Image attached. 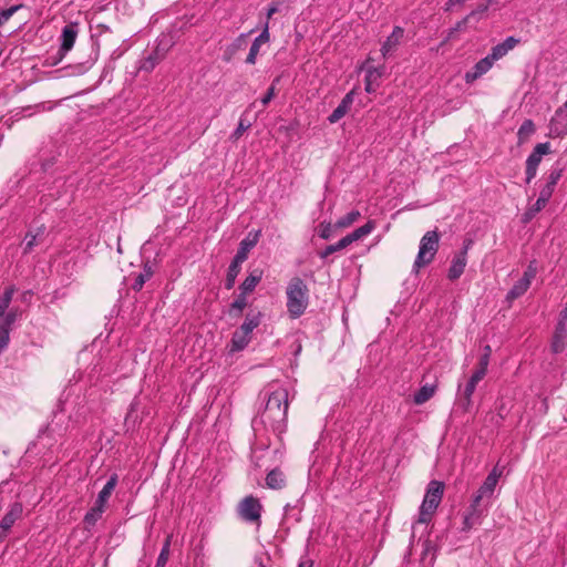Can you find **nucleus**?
<instances>
[{"instance_id":"1","label":"nucleus","mask_w":567,"mask_h":567,"mask_svg":"<svg viewBox=\"0 0 567 567\" xmlns=\"http://www.w3.org/2000/svg\"><path fill=\"white\" fill-rule=\"evenodd\" d=\"M265 405L251 421L255 432L270 429L276 435L286 431L288 414V390L279 383H271L260 393Z\"/></svg>"},{"instance_id":"2","label":"nucleus","mask_w":567,"mask_h":567,"mask_svg":"<svg viewBox=\"0 0 567 567\" xmlns=\"http://www.w3.org/2000/svg\"><path fill=\"white\" fill-rule=\"evenodd\" d=\"M308 287L305 281L299 277L290 279L286 295H287V310L291 318L297 319L301 317L309 303Z\"/></svg>"},{"instance_id":"3","label":"nucleus","mask_w":567,"mask_h":567,"mask_svg":"<svg viewBox=\"0 0 567 567\" xmlns=\"http://www.w3.org/2000/svg\"><path fill=\"white\" fill-rule=\"evenodd\" d=\"M444 492V484L439 481L430 482L423 502L420 506L419 524H427L439 507Z\"/></svg>"},{"instance_id":"4","label":"nucleus","mask_w":567,"mask_h":567,"mask_svg":"<svg viewBox=\"0 0 567 567\" xmlns=\"http://www.w3.org/2000/svg\"><path fill=\"white\" fill-rule=\"evenodd\" d=\"M440 236L436 230L426 231L420 240L417 256L413 264V271L417 272L420 268L425 267L434 259L439 250Z\"/></svg>"},{"instance_id":"5","label":"nucleus","mask_w":567,"mask_h":567,"mask_svg":"<svg viewBox=\"0 0 567 567\" xmlns=\"http://www.w3.org/2000/svg\"><path fill=\"white\" fill-rule=\"evenodd\" d=\"M262 505L258 498L252 495L246 496L237 506L239 517L250 524L261 525Z\"/></svg>"},{"instance_id":"6","label":"nucleus","mask_w":567,"mask_h":567,"mask_svg":"<svg viewBox=\"0 0 567 567\" xmlns=\"http://www.w3.org/2000/svg\"><path fill=\"white\" fill-rule=\"evenodd\" d=\"M551 153L550 143H538L532 153L528 155L525 162V182L529 184L537 175L538 166L542 162L543 155H547Z\"/></svg>"},{"instance_id":"7","label":"nucleus","mask_w":567,"mask_h":567,"mask_svg":"<svg viewBox=\"0 0 567 567\" xmlns=\"http://www.w3.org/2000/svg\"><path fill=\"white\" fill-rule=\"evenodd\" d=\"M499 473L494 468L484 480L483 484L477 489L476 494L473 496L474 503L487 504L489 506V501L495 492L496 484L498 482Z\"/></svg>"},{"instance_id":"8","label":"nucleus","mask_w":567,"mask_h":567,"mask_svg":"<svg viewBox=\"0 0 567 567\" xmlns=\"http://www.w3.org/2000/svg\"><path fill=\"white\" fill-rule=\"evenodd\" d=\"M78 33H79L78 23H69L62 29V33L60 35L61 45L58 51V58L53 64H56L58 62L62 61V59L72 50V48L75 43Z\"/></svg>"},{"instance_id":"9","label":"nucleus","mask_w":567,"mask_h":567,"mask_svg":"<svg viewBox=\"0 0 567 567\" xmlns=\"http://www.w3.org/2000/svg\"><path fill=\"white\" fill-rule=\"evenodd\" d=\"M487 504L474 503L472 499L463 519L462 530L467 532L472 529L474 526H477L482 523V518L487 512Z\"/></svg>"},{"instance_id":"10","label":"nucleus","mask_w":567,"mask_h":567,"mask_svg":"<svg viewBox=\"0 0 567 567\" xmlns=\"http://www.w3.org/2000/svg\"><path fill=\"white\" fill-rule=\"evenodd\" d=\"M167 49L162 48L158 43L146 56L137 61L136 71L151 73L156 65L165 58Z\"/></svg>"},{"instance_id":"11","label":"nucleus","mask_w":567,"mask_h":567,"mask_svg":"<svg viewBox=\"0 0 567 567\" xmlns=\"http://www.w3.org/2000/svg\"><path fill=\"white\" fill-rule=\"evenodd\" d=\"M483 379L484 375H482V372L474 371L466 382L462 393H460L457 404L464 412H467L472 405V395L476 389L477 383Z\"/></svg>"},{"instance_id":"12","label":"nucleus","mask_w":567,"mask_h":567,"mask_svg":"<svg viewBox=\"0 0 567 567\" xmlns=\"http://www.w3.org/2000/svg\"><path fill=\"white\" fill-rule=\"evenodd\" d=\"M18 310L11 309L0 317V353L8 347L11 327L17 320Z\"/></svg>"},{"instance_id":"13","label":"nucleus","mask_w":567,"mask_h":567,"mask_svg":"<svg viewBox=\"0 0 567 567\" xmlns=\"http://www.w3.org/2000/svg\"><path fill=\"white\" fill-rule=\"evenodd\" d=\"M269 40H270L269 23H268V21H265L260 34L255 38V40L252 41V43L250 45L249 53H248V55L246 58V63L247 64H255L256 63L257 55H258L259 50H260V45L264 44V43H268Z\"/></svg>"},{"instance_id":"14","label":"nucleus","mask_w":567,"mask_h":567,"mask_svg":"<svg viewBox=\"0 0 567 567\" xmlns=\"http://www.w3.org/2000/svg\"><path fill=\"white\" fill-rule=\"evenodd\" d=\"M494 63L495 62L488 55L481 59L480 61H477L474 64V66L470 71H467L465 73V75H464L465 82L473 83L477 79L482 78L485 73H487L492 69Z\"/></svg>"},{"instance_id":"15","label":"nucleus","mask_w":567,"mask_h":567,"mask_svg":"<svg viewBox=\"0 0 567 567\" xmlns=\"http://www.w3.org/2000/svg\"><path fill=\"white\" fill-rule=\"evenodd\" d=\"M22 513H23L22 504L19 502L13 503L0 522L1 534L7 535V533L14 525V523L21 518Z\"/></svg>"},{"instance_id":"16","label":"nucleus","mask_w":567,"mask_h":567,"mask_svg":"<svg viewBox=\"0 0 567 567\" xmlns=\"http://www.w3.org/2000/svg\"><path fill=\"white\" fill-rule=\"evenodd\" d=\"M404 37V29L396 25L393 28L392 33L385 39L381 47V53L383 58H386L392 52H394L398 45L401 43V40Z\"/></svg>"},{"instance_id":"17","label":"nucleus","mask_w":567,"mask_h":567,"mask_svg":"<svg viewBox=\"0 0 567 567\" xmlns=\"http://www.w3.org/2000/svg\"><path fill=\"white\" fill-rule=\"evenodd\" d=\"M354 100V91L348 92L339 103V105L332 111V113L328 116V121L330 124H334L339 122L350 110Z\"/></svg>"},{"instance_id":"18","label":"nucleus","mask_w":567,"mask_h":567,"mask_svg":"<svg viewBox=\"0 0 567 567\" xmlns=\"http://www.w3.org/2000/svg\"><path fill=\"white\" fill-rule=\"evenodd\" d=\"M519 42V39L515 37H507L503 42L494 45L491 50V53L487 55L494 61H498L503 56H505L512 49L516 47Z\"/></svg>"},{"instance_id":"19","label":"nucleus","mask_w":567,"mask_h":567,"mask_svg":"<svg viewBox=\"0 0 567 567\" xmlns=\"http://www.w3.org/2000/svg\"><path fill=\"white\" fill-rule=\"evenodd\" d=\"M384 73V66H370L367 69V74L364 78L365 92L373 93L379 86V80L382 78Z\"/></svg>"},{"instance_id":"20","label":"nucleus","mask_w":567,"mask_h":567,"mask_svg":"<svg viewBox=\"0 0 567 567\" xmlns=\"http://www.w3.org/2000/svg\"><path fill=\"white\" fill-rule=\"evenodd\" d=\"M262 275L264 271L259 268L250 270L248 276L240 284L239 291L243 292V295L251 293L256 289L258 284L261 281Z\"/></svg>"},{"instance_id":"21","label":"nucleus","mask_w":567,"mask_h":567,"mask_svg":"<svg viewBox=\"0 0 567 567\" xmlns=\"http://www.w3.org/2000/svg\"><path fill=\"white\" fill-rule=\"evenodd\" d=\"M466 265L467 257H463V255L455 254L447 271V278L451 281L458 279L463 275Z\"/></svg>"},{"instance_id":"22","label":"nucleus","mask_w":567,"mask_h":567,"mask_svg":"<svg viewBox=\"0 0 567 567\" xmlns=\"http://www.w3.org/2000/svg\"><path fill=\"white\" fill-rule=\"evenodd\" d=\"M100 54V44L96 41H92L90 44V54L86 60L80 61L76 64L78 73H85L89 71L97 61Z\"/></svg>"},{"instance_id":"23","label":"nucleus","mask_w":567,"mask_h":567,"mask_svg":"<svg viewBox=\"0 0 567 567\" xmlns=\"http://www.w3.org/2000/svg\"><path fill=\"white\" fill-rule=\"evenodd\" d=\"M262 319V313L260 311L250 310L246 317L241 326L238 328L243 333L250 336L254 329H256Z\"/></svg>"},{"instance_id":"24","label":"nucleus","mask_w":567,"mask_h":567,"mask_svg":"<svg viewBox=\"0 0 567 567\" xmlns=\"http://www.w3.org/2000/svg\"><path fill=\"white\" fill-rule=\"evenodd\" d=\"M44 228H38L37 233L28 231L23 238V255L30 254L33 248L43 241Z\"/></svg>"},{"instance_id":"25","label":"nucleus","mask_w":567,"mask_h":567,"mask_svg":"<svg viewBox=\"0 0 567 567\" xmlns=\"http://www.w3.org/2000/svg\"><path fill=\"white\" fill-rule=\"evenodd\" d=\"M260 234V230L249 231L248 235L239 243L237 251L248 258V254L257 245Z\"/></svg>"},{"instance_id":"26","label":"nucleus","mask_w":567,"mask_h":567,"mask_svg":"<svg viewBox=\"0 0 567 567\" xmlns=\"http://www.w3.org/2000/svg\"><path fill=\"white\" fill-rule=\"evenodd\" d=\"M118 477L117 474H112L110 478L107 480L106 484L103 486V488L100 491L95 502L106 506V503L113 493L116 484H117Z\"/></svg>"},{"instance_id":"27","label":"nucleus","mask_w":567,"mask_h":567,"mask_svg":"<svg viewBox=\"0 0 567 567\" xmlns=\"http://www.w3.org/2000/svg\"><path fill=\"white\" fill-rule=\"evenodd\" d=\"M266 485L271 489H281L286 485L284 473L279 468L271 470L266 476Z\"/></svg>"},{"instance_id":"28","label":"nucleus","mask_w":567,"mask_h":567,"mask_svg":"<svg viewBox=\"0 0 567 567\" xmlns=\"http://www.w3.org/2000/svg\"><path fill=\"white\" fill-rule=\"evenodd\" d=\"M251 340V336L243 333L240 330H236L233 333L230 340V352H238L244 350Z\"/></svg>"},{"instance_id":"29","label":"nucleus","mask_w":567,"mask_h":567,"mask_svg":"<svg viewBox=\"0 0 567 567\" xmlns=\"http://www.w3.org/2000/svg\"><path fill=\"white\" fill-rule=\"evenodd\" d=\"M247 296L248 295H243V292L239 291V293L237 295V297L234 299V301L229 305V308H228V315L233 318H238L241 316L244 309L247 307L248 305V301H247Z\"/></svg>"},{"instance_id":"30","label":"nucleus","mask_w":567,"mask_h":567,"mask_svg":"<svg viewBox=\"0 0 567 567\" xmlns=\"http://www.w3.org/2000/svg\"><path fill=\"white\" fill-rule=\"evenodd\" d=\"M436 386L433 384H424L422 385L413 395V401L415 404L421 405L427 402L435 393Z\"/></svg>"},{"instance_id":"31","label":"nucleus","mask_w":567,"mask_h":567,"mask_svg":"<svg viewBox=\"0 0 567 567\" xmlns=\"http://www.w3.org/2000/svg\"><path fill=\"white\" fill-rule=\"evenodd\" d=\"M375 227V224L373 220H369L361 227L354 229L352 233L348 234L346 237L351 245L352 243L362 239L363 237L368 236Z\"/></svg>"},{"instance_id":"32","label":"nucleus","mask_w":567,"mask_h":567,"mask_svg":"<svg viewBox=\"0 0 567 567\" xmlns=\"http://www.w3.org/2000/svg\"><path fill=\"white\" fill-rule=\"evenodd\" d=\"M530 284L525 281L524 279H519L514 284V286L508 290L506 295V301L513 302L517 298L522 297L529 288Z\"/></svg>"},{"instance_id":"33","label":"nucleus","mask_w":567,"mask_h":567,"mask_svg":"<svg viewBox=\"0 0 567 567\" xmlns=\"http://www.w3.org/2000/svg\"><path fill=\"white\" fill-rule=\"evenodd\" d=\"M104 511H105V506L95 502L94 505L92 506V508L86 512L84 519H83L84 524L87 527L94 526L97 523V520L102 517V514L104 513Z\"/></svg>"},{"instance_id":"34","label":"nucleus","mask_w":567,"mask_h":567,"mask_svg":"<svg viewBox=\"0 0 567 567\" xmlns=\"http://www.w3.org/2000/svg\"><path fill=\"white\" fill-rule=\"evenodd\" d=\"M153 276V269H152V266L146 262L144 266H143V270L135 277L133 284H132V289L134 291H140L144 284Z\"/></svg>"},{"instance_id":"35","label":"nucleus","mask_w":567,"mask_h":567,"mask_svg":"<svg viewBox=\"0 0 567 567\" xmlns=\"http://www.w3.org/2000/svg\"><path fill=\"white\" fill-rule=\"evenodd\" d=\"M535 133V124L532 120H525L518 128V144H524Z\"/></svg>"},{"instance_id":"36","label":"nucleus","mask_w":567,"mask_h":567,"mask_svg":"<svg viewBox=\"0 0 567 567\" xmlns=\"http://www.w3.org/2000/svg\"><path fill=\"white\" fill-rule=\"evenodd\" d=\"M137 406H138L137 401H133L130 404L128 411H127L125 420H124V425L127 427V430H130V429L133 430L141 422L140 415L137 413Z\"/></svg>"},{"instance_id":"37","label":"nucleus","mask_w":567,"mask_h":567,"mask_svg":"<svg viewBox=\"0 0 567 567\" xmlns=\"http://www.w3.org/2000/svg\"><path fill=\"white\" fill-rule=\"evenodd\" d=\"M348 246H350V244L347 237L344 236L338 243L328 245L323 250L319 252V256L320 258L324 259L328 256L347 248Z\"/></svg>"},{"instance_id":"38","label":"nucleus","mask_w":567,"mask_h":567,"mask_svg":"<svg viewBox=\"0 0 567 567\" xmlns=\"http://www.w3.org/2000/svg\"><path fill=\"white\" fill-rule=\"evenodd\" d=\"M489 8V3H480L475 10H473L470 14H467L462 21H460L456 25V29H461L472 19H478L483 13H485Z\"/></svg>"},{"instance_id":"39","label":"nucleus","mask_w":567,"mask_h":567,"mask_svg":"<svg viewBox=\"0 0 567 567\" xmlns=\"http://www.w3.org/2000/svg\"><path fill=\"white\" fill-rule=\"evenodd\" d=\"M14 292V286H9L4 289L2 296L0 297V317L8 310Z\"/></svg>"},{"instance_id":"40","label":"nucleus","mask_w":567,"mask_h":567,"mask_svg":"<svg viewBox=\"0 0 567 567\" xmlns=\"http://www.w3.org/2000/svg\"><path fill=\"white\" fill-rule=\"evenodd\" d=\"M564 173V166L560 165L559 162L554 164L549 171V175L547 178V182L549 185H553L556 187L558 181L561 178Z\"/></svg>"},{"instance_id":"41","label":"nucleus","mask_w":567,"mask_h":567,"mask_svg":"<svg viewBox=\"0 0 567 567\" xmlns=\"http://www.w3.org/2000/svg\"><path fill=\"white\" fill-rule=\"evenodd\" d=\"M169 547H171V537L165 539V543L161 549V553L157 557L155 567H165L169 556Z\"/></svg>"},{"instance_id":"42","label":"nucleus","mask_w":567,"mask_h":567,"mask_svg":"<svg viewBox=\"0 0 567 567\" xmlns=\"http://www.w3.org/2000/svg\"><path fill=\"white\" fill-rule=\"evenodd\" d=\"M558 116H559V112H557L556 116L550 121V126H549L550 135L556 136V137L564 136L567 134V124L561 126L557 118Z\"/></svg>"},{"instance_id":"43","label":"nucleus","mask_w":567,"mask_h":567,"mask_svg":"<svg viewBox=\"0 0 567 567\" xmlns=\"http://www.w3.org/2000/svg\"><path fill=\"white\" fill-rule=\"evenodd\" d=\"M240 272V268L228 266L226 278H225V288L230 290L234 288L236 278Z\"/></svg>"},{"instance_id":"44","label":"nucleus","mask_w":567,"mask_h":567,"mask_svg":"<svg viewBox=\"0 0 567 567\" xmlns=\"http://www.w3.org/2000/svg\"><path fill=\"white\" fill-rule=\"evenodd\" d=\"M555 192V186L553 185H549L548 183H546L540 192H539V196L537 198L538 200V204L540 205H547V203L549 202V199L551 198L553 194Z\"/></svg>"},{"instance_id":"45","label":"nucleus","mask_w":567,"mask_h":567,"mask_svg":"<svg viewBox=\"0 0 567 567\" xmlns=\"http://www.w3.org/2000/svg\"><path fill=\"white\" fill-rule=\"evenodd\" d=\"M359 217H360V213L358 210H351L350 213H348L347 215H344L337 221V226L338 227H348L351 224H353Z\"/></svg>"},{"instance_id":"46","label":"nucleus","mask_w":567,"mask_h":567,"mask_svg":"<svg viewBox=\"0 0 567 567\" xmlns=\"http://www.w3.org/2000/svg\"><path fill=\"white\" fill-rule=\"evenodd\" d=\"M537 261L534 259V260H530L523 274V277L522 279H524L525 281L532 284V280L536 277L537 275Z\"/></svg>"},{"instance_id":"47","label":"nucleus","mask_w":567,"mask_h":567,"mask_svg":"<svg viewBox=\"0 0 567 567\" xmlns=\"http://www.w3.org/2000/svg\"><path fill=\"white\" fill-rule=\"evenodd\" d=\"M566 344H567V339L553 336L551 344H550L551 352L555 354L561 353L565 350Z\"/></svg>"},{"instance_id":"48","label":"nucleus","mask_w":567,"mask_h":567,"mask_svg":"<svg viewBox=\"0 0 567 567\" xmlns=\"http://www.w3.org/2000/svg\"><path fill=\"white\" fill-rule=\"evenodd\" d=\"M249 127L250 123H246L243 118H240L236 130L231 133L230 138L233 141L239 140Z\"/></svg>"},{"instance_id":"49","label":"nucleus","mask_w":567,"mask_h":567,"mask_svg":"<svg viewBox=\"0 0 567 567\" xmlns=\"http://www.w3.org/2000/svg\"><path fill=\"white\" fill-rule=\"evenodd\" d=\"M546 205L538 204V200L535 202L524 214V221H529L535 217L542 209L545 208Z\"/></svg>"},{"instance_id":"50","label":"nucleus","mask_w":567,"mask_h":567,"mask_svg":"<svg viewBox=\"0 0 567 567\" xmlns=\"http://www.w3.org/2000/svg\"><path fill=\"white\" fill-rule=\"evenodd\" d=\"M20 8L21 6H12L8 9L0 10V27L4 24Z\"/></svg>"},{"instance_id":"51","label":"nucleus","mask_w":567,"mask_h":567,"mask_svg":"<svg viewBox=\"0 0 567 567\" xmlns=\"http://www.w3.org/2000/svg\"><path fill=\"white\" fill-rule=\"evenodd\" d=\"M554 336L567 339V320L558 319Z\"/></svg>"},{"instance_id":"52","label":"nucleus","mask_w":567,"mask_h":567,"mask_svg":"<svg viewBox=\"0 0 567 567\" xmlns=\"http://www.w3.org/2000/svg\"><path fill=\"white\" fill-rule=\"evenodd\" d=\"M435 551H436V548H435L434 544L430 539H426L423 543L422 559H425V557L430 554L432 555V559H434Z\"/></svg>"},{"instance_id":"53","label":"nucleus","mask_w":567,"mask_h":567,"mask_svg":"<svg viewBox=\"0 0 567 567\" xmlns=\"http://www.w3.org/2000/svg\"><path fill=\"white\" fill-rule=\"evenodd\" d=\"M279 82V78H276L271 86L267 90L266 94L261 99V104L266 106L275 96V84Z\"/></svg>"},{"instance_id":"54","label":"nucleus","mask_w":567,"mask_h":567,"mask_svg":"<svg viewBox=\"0 0 567 567\" xmlns=\"http://www.w3.org/2000/svg\"><path fill=\"white\" fill-rule=\"evenodd\" d=\"M488 363H489V357H486V355L482 354L480 357L478 367H477V369L475 371L476 372H482V375L485 377L486 372H487Z\"/></svg>"},{"instance_id":"55","label":"nucleus","mask_w":567,"mask_h":567,"mask_svg":"<svg viewBox=\"0 0 567 567\" xmlns=\"http://www.w3.org/2000/svg\"><path fill=\"white\" fill-rule=\"evenodd\" d=\"M280 10V2H271L267 9V13H266V21L269 22V19L276 14L277 12H279Z\"/></svg>"},{"instance_id":"56","label":"nucleus","mask_w":567,"mask_h":567,"mask_svg":"<svg viewBox=\"0 0 567 567\" xmlns=\"http://www.w3.org/2000/svg\"><path fill=\"white\" fill-rule=\"evenodd\" d=\"M247 258L245 257V255L237 251L229 265L241 269V264L245 262Z\"/></svg>"},{"instance_id":"57","label":"nucleus","mask_w":567,"mask_h":567,"mask_svg":"<svg viewBox=\"0 0 567 567\" xmlns=\"http://www.w3.org/2000/svg\"><path fill=\"white\" fill-rule=\"evenodd\" d=\"M247 258L245 257V255L237 251L229 265L241 269V264L245 262Z\"/></svg>"},{"instance_id":"58","label":"nucleus","mask_w":567,"mask_h":567,"mask_svg":"<svg viewBox=\"0 0 567 567\" xmlns=\"http://www.w3.org/2000/svg\"><path fill=\"white\" fill-rule=\"evenodd\" d=\"M473 245V240L470 238L464 239L462 249L457 252V255H463V257H467V252Z\"/></svg>"},{"instance_id":"59","label":"nucleus","mask_w":567,"mask_h":567,"mask_svg":"<svg viewBox=\"0 0 567 567\" xmlns=\"http://www.w3.org/2000/svg\"><path fill=\"white\" fill-rule=\"evenodd\" d=\"M331 234H332L331 225L330 224L322 225L321 230H320V237L323 239H329L331 237Z\"/></svg>"},{"instance_id":"60","label":"nucleus","mask_w":567,"mask_h":567,"mask_svg":"<svg viewBox=\"0 0 567 567\" xmlns=\"http://www.w3.org/2000/svg\"><path fill=\"white\" fill-rule=\"evenodd\" d=\"M54 163H55L54 156L43 159L41 163L42 171L48 172L53 166Z\"/></svg>"},{"instance_id":"61","label":"nucleus","mask_w":567,"mask_h":567,"mask_svg":"<svg viewBox=\"0 0 567 567\" xmlns=\"http://www.w3.org/2000/svg\"><path fill=\"white\" fill-rule=\"evenodd\" d=\"M298 567H313V560L309 557H302L299 560Z\"/></svg>"},{"instance_id":"62","label":"nucleus","mask_w":567,"mask_h":567,"mask_svg":"<svg viewBox=\"0 0 567 567\" xmlns=\"http://www.w3.org/2000/svg\"><path fill=\"white\" fill-rule=\"evenodd\" d=\"M252 31L249 32V34L251 33ZM248 35V33H241L237 39L236 41L234 42V47L235 49L239 48L240 44H241V41Z\"/></svg>"},{"instance_id":"63","label":"nucleus","mask_w":567,"mask_h":567,"mask_svg":"<svg viewBox=\"0 0 567 567\" xmlns=\"http://www.w3.org/2000/svg\"><path fill=\"white\" fill-rule=\"evenodd\" d=\"M297 508V505H290V504H286V506L284 507V512H285V517L287 518L289 515H290V512L295 511Z\"/></svg>"},{"instance_id":"64","label":"nucleus","mask_w":567,"mask_h":567,"mask_svg":"<svg viewBox=\"0 0 567 567\" xmlns=\"http://www.w3.org/2000/svg\"><path fill=\"white\" fill-rule=\"evenodd\" d=\"M31 297H32V292L30 290H28V291L22 292L21 300L23 302H27L31 299Z\"/></svg>"}]
</instances>
